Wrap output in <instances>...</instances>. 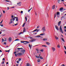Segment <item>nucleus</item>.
<instances>
[{
  "label": "nucleus",
  "mask_w": 66,
  "mask_h": 66,
  "mask_svg": "<svg viewBox=\"0 0 66 66\" xmlns=\"http://www.w3.org/2000/svg\"><path fill=\"white\" fill-rule=\"evenodd\" d=\"M59 29L60 31V32H61L62 33H63V34L64 33H63V30H62V25L60 26Z\"/></svg>",
  "instance_id": "f257e3e1"
},
{
  "label": "nucleus",
  "mask_w": 66,
  "mask_h": 66,
  "mask_svg": "<svg viewBox=\"0 0 66 66\" xmlns=\"http://www.w3.org/2000/svg\"><path fill=\"white\" fill-rule=\"evenodd\" d=\"M60 12H57L56 15L57 17V18H59V17H60Z\"/></svg>",
  "instance_id": "f03ea898"
},
{
  "label": "nucleus",
  "mask_w": 66,
  "mask_h": 66,
  "mask_svg": "<svg viewBox=\"0 0 66 66\" xmlns=\"http://www.w3.org/2000/svg\"><path fill=\"white\" fill-rule=\"evenodd\" d=\"M42 30H43V32H45V31H46V29H45V27H43L42 28Z\"/></svg>",
  "instance_id": "7ed1b4c3"
},
{
  "label": "nucleus",
  "mask_w": 66,
  "mask_h": 66,
  "mask_svg": "<svg viewBox=\"0 0 66 66\" xmlns=\"http://www.w3.org/2000/svg\"><path fill=\"white\" fill-rule=\"evenodd\" d=\"M50 7H47L46 9V11L47 12H48L49 10H50Z\"/></svg>",
  "instance_id": "20e7f679"
},
{
  "label": "nucleus",
  "mask_w": 66,
  "mask_h": 66,
  "mask_svg": "<svg viewBox=\"0 0 66 66\" xmlns=\"http://www.w3.org/2000/svg\"><path fill=\"white\" fill-rule=\"evenodd\" d=\"M24 42H25V43H29V42H28L26 41H21V43H24Z\"/></svg>",
  "instance_id": "39448f33"
},
{
  "label": "nucleus",
  "mask_w": 66,
  "mask_h": 66,
  "mask_svg": "<svg viewBox=\"0 0 66 66\" xmlns=\"http://www.w3.org/2000/svg\"><path fill=\"white\" fill-rule=\"evenodd\" d=\"M55 27L57 31H59V27H58L56 25H55Z\"/></svg>",
  "instance_id": "423d86ee"
},
{
  "label": "nucleus",
  "mask_w": 66,
  "mask_h": 66,
  "mask_svg": "<svg viewBox=\"0 0 66 66\" xmlns=\"http://www.w3.org/2000/svg\"><path fill=\"white\" fill-rule=\"evenodd\" d=\"M25 52V50H21V53H22V54H24V53Z\"/></svg>",
  "instance_id": "0eeeda50"
},
{
  "label": "nucleus",
  "mask_w": 66,
  "mask_h": 66,
  "mask_svg": "<svg viewBox=\"0 0 66 66\" xmlns=\"http://www.w3.org/2000/svg\"><path fill=\"white\" fill-rule=\"evenodd\" d=\"M17 55L18 56H21V55H22V53H19L17 54Z\"/></svg>",
  "instance_id": "6e6552de"
},
{
  "label": "nucleus",
  "mask_w": 66,
  "mask_h": 66,
  "mask_svg": "<svg viewBox=\"0 0 66 66\" xmlns=\"http://www.w3.org/2000/svg\"><path fill=\"white\" fill-rule=\"evenodd\" d=\"M52 50H53V52H54V51L55 50V48H54V47H52Z\"/></svg>",
  "instance_id": "1a4fd4ad"
},
{
  "label": "nucleus",
  "mask_w": 66,
  "mask_h": 66,
  "mask_svg": "<svg viewBox=\"0 0 66 66\" xmlns=\"http://www.w3.org/2000/svg\"><path fill=\"white\" fill-rule=\"evenodd\" d=\"M61 21H60L58 23V26H60L61 25Z\"/></svg>",
  "instance_id": "9d476101"
},
{
  "label": "nucleus",
  "mask_w": 66,
  "mask_h": 66,
  "mask_svg": "<svg viewBox=\"0 0 66 66\" xmlns=\"http://www.w3.org/2000/svg\"><path fill=\"white\" fill-rule=\"evenodd\" d=\"M5 1H6L7 2H9V4L7 3V4H9V5H10V4H11V2H10V1H7V0H5ZM10 3L11 4H10Z\"/></svg>",
  "instance_id": "9b49d317"
},
{
  "label": "nucleus",
  "mask_w": 66,
  "mask_h": 66,
  "mask_svg": "<svg viewBox=\"0 0 66 66\" xmlns=\"http://www.w3.org/2000/svg\"><path fill=\"white\" fill-rule=\"evenodd\" d=\"M55 38L56 40L59 39V37H57V36H55Z\"/></svg>",
  "instance_id": "f8f14e48"
},
{
  "label": "nucleus",
  "mask_w": 66,
  "mask_h": 66,
  "mask_svg": "<svg viewBox=\"0 0 66 66\" xmlns=\"http://www.w3.org/2000/svg\"><path fill=\"white\" fill-rule=\"evenodd\" d=\"M11 39H12V38H11V37H9V42H11Z\"/></svg>",
  "instance_id": "ddd939ff"
},
{
  "label": "nucleus",
  "mask_w": 66,
  "mask_h": 66,
  "mask_svg": "<svg viewBox=\"0 0 66 66\" xmlns=\"http://www.w3.org/2000/svg\"><path fill=\"white\" fill-rule=\"evenodd\" d=\"M63 10V7L61 8L60 9V11H61V12H62V10Z\"/></svg>",
  "instance_id": "4468645a"
},
{
  "label": "nucleus",
  "mask_w": 66,
  "mask_h": 66,
  "mask_svg": "<svg viewBox=\"0 0 66 66\" xmlns=\"http://www.w3.org/2000/svg\"><path fill=\"white\" fill-rule=\"evenodd\" d=\"M46 44H47V45H50V43L48 42H46Z\"/></svg>",
  "instance_id": "2eb2a0df"
},
{
  "label": "nucleus",
  "mask_w": 66,
  "mask_h": 66,
  "mask_svg": "<svg viewBox=\"0 0 66 66\" xmlns=\"http://www.w3.org/2000/svg\"><path fill=\"white\" fill-rule=\"evenodd\" d=\"M61 40L63 41V42H65V40L64 39V38H61Z\"/></svg>",
  "instance_id": "dca6fc26"
},
{
  "label": "nucleus",
  "mask_w": 66,
  "mask_h": 66,
  "mask_svg": "<svg viewBox=\"0 0 66 66\" xmlns=\"http://www.w3.org/2000/svg\"><path fill=\"white\" fill-rule=\"evenodd\" d=\"M55 9V5H54L52 6V9Z\"/></svg>",
  "instance_id": "f3484780"
},
{
  "label": "nucleus",
  "mask_w": 66,
  "mask_h": 66,
  "mask_svg": "<svg viewBox=\"0 0 66 66\" xmlns=\"http://www.w3.org/2000/svg\"><path fill=\"white\" fill-rule=\"evenodd\" d=\"M35 37H40V36L38 35V36H35Z\"/></svg>",
  "instance_id": "a211bd4d"
},
{
  "label": "nucleus",
  "mask_w": 66,
  "mask_h": 66,
  "mask_svg": "<svg viewBox=\"0 0 66 66\" xmlns=\"http://www.w3.org/2000/svg\"><path fill=\"white\" fill-rule=\"evenodd\" d=\"M36 40V39H32V42H34Z\"/></svg>",
  "instance_id": "6ab92c4d"
},
{
  "label": "nucleus",
  "mask_w": 66,
  "mask_h": 66,
  "mask_svg": "<svg viewBox=\"0 0 66 66\" xmlns=\"http://www.w3.org/2000/svg\"><path fill=\"white\" fill-rule=\"evenodd\" d=\"M45 35V34L43 33V34H40V35H42V36H43V35Z\"/></svg>",
  "instance_id": "aec40b11"
},
{
  "label": "nucleus",
  "mask_w": 66,
  "mask_h": 66,
  "mask_svg": "<svg viewBox=\"0 0 66 66\" xmlns=\"http://www.w3.org/2000/svg\"><path fill=\"white\" fill-rule=\"evenodd\" d=\"M23 32H26V29L24 28L23 30Z\"/></svg>",
  "instance_id": "412c9836"
},
{
  "label": "nucleus",
  "mask_w": 66,
  "mask_h": 66,
  "mask_svg": "<svg viewBox=\"0 0 66 66\" xmlns=\"http://www.w3.org/2000/svg\"><path fill=\"white\" fill-rule=\"evenodd\" d=\"M35 57H36V58H37V59H39V56H36Z\"/></svg>",
  "instance_id": "4be33fe9"
},
{
  "label": "nucleus",
  "mask_w": 66,
  "mask_h": 66,
  "mask_svg": "<svg viewBox=\"0 0 66 66\" xmlns=\"http://www.w3.org/2000/svg\"><path fill=\"white\" fill-rule=\"evenodd\" d=\"M32 9V7L31 9H30L28 10V12H30V10H31Z\"/></svg>",
  "instance_id": "5701e85b"
},
{
  "label": "nucleus",
  "mask_w": 66,
  "mask_h": 66,
  "mask_svg": "<svg viewBox=\"0 0 66 66\" xmlns=\"http://www.w3.org/2000/svg\"><path fill=\"white\" fill-rule=\"evenodd\" d=\"M37 61L38 62H39L40 61V59H39L37 60Z\"/></svg>",
  "instance_id": "b1692460"
},
{
  "label": "nucleus",
  "mask_w": 66,
  "mask_h": 66,
  "mask_svg": "<svg viewBox=\"0 0 66 66\" xmlns=\"http://www.w3.org/2000/svg\"><path fill=\"white\" fill-rule=\"evenodd\" d=\"M42 47H47L45 45H42Z\"/></svg>",
  "instance_id": "393cba45"
},
{
  "label": "nucleus",
  "mask_w": 66,
  "mask_h": 66,
  "mask_svg": "<svg viewBox=\"0 0 66 66\" xmlns=\"http://www.w3.org/2000/svg\"><path fill=\"white\" fill-rule=\"evenodd\" d=\"M23 49L22 48H18L17 49L18 50H20V49Z\"/></svg>",
  "instance_id": "a878e982"
},
{
  "label": "nucleus",
  "mask_w": 66,
  "mask_h": 66,
  "mask_svg": "<svg viewBox=\"0 0 66 66\" xmlns=\"http://www.w3.org/2000/svg\"><path fill=\"white\" fill-rule=\"evenodd\" d=\"M40 59H41V60H43V57H42V56H40Z\"/></svg>",
  "instance_id": "bb28decb"
},
{
  "label": "nucleus",
  "mask_w": 66,
  "mask_h": 66,
  "mask_svg": "<svg viewBox=\"0 0 66 66\" xmlns=\"http://www.w3.org/2000/svg\"><path fill=\"white\" fill-rule=\"evenodd\" d=\"M25 18L26 20V22H27V17H25Z\"/></svg>",
  "instance_id": "cd10ccee"
},
{
  "label": "nucleus",
  "mask_w": 66,
  "mask_h": 66,
  "mask_svg": "<svg viewBox=\"0 0 66 66\" xmlns=\"http://www.w3.org/2000/svg\"><path fill=\"white\" fill-rule=\"evenodd\" d=\"M27 66H30V64H29V63H27Z\"/></svg>",
  "instance_id": "c85d7f7f"
},
{
  "label": "nucleus",
  "mask_w": 66,
  "mask_h": 66,
  "mask_svg": "<svg viewBox=\"0 0 66 66\" xmlns=\"http://www.w3.org/2000/svg\"><path fill=\"white\" fill-rule=\"evenodd\" d=\"M5 62V61H3L2 62H1V64H3H3L4 63V62Z\"/></svg>",
  "instance_id": "c756f323"
},
{
  "label": "nucleus",
  "mask_w": 66,
  "mask_h": 66,
  "mask_svg": "<svg viewBox=\"0 0 66 66\" xmlns=\"http://www.w3.org/2000/svg\"><path fill=\"white\" fill-rule=\"evenodd\" d=\"M57 48H60V45H59V44H58L57 46Z\"/></svg>",
  "instance_id": "7c9ffc66"
},
{
  "label": "nucleus",
  "mask_w": 66,
  "mask_h": 66,
  "mask_svg": "<svg viewBox=\"0 0 66 66\" xmlns=\"http://www.w3.org/2000/svg\"><path fill=\"white\" fill-rule=\"evenodd\" d=\"M16 21H18V18L17 17V18L16 19Z\"/></svg>",
  "instance_id": "2f4dec72"
},
{
  "label": "nucleus",
  "mask_w": 66,
  "mask_h": 66,
  "mask_svg": "<svg viewBox=\"0 0 66 66\" xmlns=\"http://www.w3.org/2000/svg\"><path fill=\"white\" fill-rule=\"evenodd\" d=\"M29 47L31 49V46L30 44H29Z\"/></svg>",
  "instance_id": "473e14b6"
},
{
  "label": "nucleus",
  "mask_w": 66,
  "mask_h": 66,
  "mask_svg": "<svg viewBox=\"0 0 66 66\" xmlns=\"http://www.w3.org/2000/svg\"><path fill=\"white\" fill-rule=\"evenodd\" d=\"M60 0H57V2H58V3H60Z\"/></svg>",
  "instance_id": "72a5a7b5"
},
{
  "label": "nucleus",
  "mask_w": 66,
  "mask_h": 66,
  "mask_svg": "<svg viewBox=\"0 0 66 66\" xmlns=\"http://www.w3.org/2000/svg\"><path fill=\"white\" fill-rule=\"evenodd\" d=\"M5 41V40H4L3 39H2V42H4Z\"/></svg>",
  "instance_id": "f704fd0d"
},
{
  "label": "nucleus",
  "mask_w": 66,
  "mask_h": 66,
  "mask_svg": "<svg viewBox=\"0 0 66 66\" xmlns=\"http://www.w3.org/2000/svg\"><path fill=\"white\" fill-rule=\"evenodd\" d=\"M24 25H25V23H24L23 24L22 26V27H23L24 26Z\"/></svg>",
  "instance_id": "c9c22d12"
},
{
  "label": "nucleus",
  "mask_w": 66,
  "mask_h": 66,
  "mask_svg": "<svg viewBox=\"0 0 66 66\" xmlns=\"http://www.w3.org/2000/svg\"><path fill=\"white\" fill-rule=\"evenodd\" d=\"M10 24H11V23H13V21H10V22H9Z\"/></svg>",
  "instance_id": "e433bc0d"
},
{
  "label": "nucleus",
  "mask_w": 66,
  "mask_h": 66,
  "mask_svg": "<svg viewBox=\"0 0 66 66\" xmlns=\"http://www.w3.org/2000/svg\"><path fill=\"white\" fill-rule=\"evenodd\" d=\"M10 50H9L8 51H5L6 52H10Z\"/></svg>",
  "instance_id": "4c0bfd02"
},
{
  "label": "nucleus",
  "mask_w": 66,
  "mask_h": 66,
  "mask_svg": "<svg viewBox=\"0 0 66 66\" xmlns=\"http://www.w3.org/2000/svg\"><path fill=\"white\" fill-rule=\"evenodd\" d=\"M44 50L43 49H41L40 50V51H41V52H43Z\"/></svg>",
  "instance_id": "58836bf2"
},
{
  "label": "nucleus",
  "mask_w": 66,
  "mask_h": 66,
  "mask_svg": "<svg viewBox=\"0 0 66 66\" xmlns=\"http://www.w3.org/2000/svg\"><path fill=\"white\" fill-rule=\"evenodd\" d=\"M5 30H1V31H3V32L5 31Z\"/></svg>",
  "instance_id": "ea45409f"
},
{
  "label": "nucleus",
  "mask_w": 66,
  "mask_h": 66,
  "mask_svg": "<svg viewBox=\"0 0 66 66\" xmlns=\"http://www.w3.org/2000/svg\"><path fill=\"white\" fill-rule=\"evenodd\" d=\"M16 40H19V39H16L15 40V41H16Z\"/></svg>",
  "instance_id": "a19ab883"
},
{
  "label": "nucleus",
  "mask_w": 66,
  "mask_h": 66,
  "mask_svg": "<svg viewBox=\"0 0 66 66\" xmlns=\"http://www.w3.org/2000/svg\"><path fill=\"white\" fill-rule=\"evenodd\" d=\"M47 40V39L46 38L44 39H43V40Z\"/></svg>",
  "instance_id": "79ce46f5"
},
{
  "label": "nucleus",
  "mask_w": 66,
  "mask_h": 66,
  "mask_svg": "<svg viewBox=\"0 0 66 66\" xmlns=\"http://www.w3.org/2000/svg\"><path fill=\"white\" fill-rule=\"evenodd\" d=\"M37 29H36L34 31V32H35V31H37Z\"/></svg>",
  "instance_id": "37998d69"
},
{
  "label": "nucleus",
  "mask_w": 66,
  "mask_h": 66,
  "mask_svg": "<svg viewBox=\"0 0 66 66\" xmlns=\"http://www.w3.org/2000/svg\"><path fill=\"white\" fill-rule=\"evenodd\" d=\"M20 3H21L20 2L17 3V4L18 5L19 4H20Z\"/></svg>",
  "instance_id": "c03bdc74"
},
{
  "label": "nucleus",
  "mask_w": 66,
  "mask_h": 66,
  "mask_svg": "<svg viewBox=\"0 0 66 66\" xmlns=\"http://www.w3.org/2000/svg\"><path fill=\"white\" fill-rule=\"evenodd\" d=\"M15 18H12V20H15Z\"/></svg>",
  "instance_id": "a18cd8bd"
},
{
  "label": "nucleus",
  "mask_w": 66,
  "mask_h": 66,
  "mask_svg": "<svg viewBox=\"0 0 66 66\" xmlns=\"http://www.w3.org/2000/svg\"><path fill=\"white\" fill-rule=\"evenodd\" d=\"M29 42H31V43H32V42H33L32 40H30Z\"/></svg>",
  "instance_id": "49530a36"
},
{
  "label": "nucleus",
  "mask_w": 66,
  "mask_h": 66,
  "mask_svg": "<svg viewBox=\"0 0 66 66\" xmlns=\"http://www.w3.org/2000/svg\"><path fill=\"white\" fill-rule=\"evenodd\" d=\"M21 59H19V60H18V61H21Z\"/></svg>",
  "instance_id": "de8ad7c7"
},
{
  "label": "nucleus",
  "mask_w": 66,
  "mask_h": 66,
  "mask_svg": "<svg viewBox=\"0 0 66 66\" xmlns=\"http://www.w3.org/2000/svg\"><path fill=\"white\" fill-rule=\"evenodd\" d=\"M4 44L5 45H6V42H4Z\"/></svg>",
  "instance_id": "09e8293b"
},
{
  "label": "nucleus",
  "mask_w": 66,
  "mask_h": 66,
  "mask_svg": "<svg viewBox=\"0 0 66 66\" xmlns=\"http://www.w3.org/2000/svg\"><path fill=\"white\" fill-rule=\"evenodd\" d=\"M22 34V32H20V33L19 34V35H20V34Z\"/></svg>",
  "instance_id": "8fccbe9b"
},
{
  "label": "nucleus",
  "mask_w": 66,
  "mask_h": 66,
  "mask_svg": "<svg viewBox=\"0 0 66 66\" xmlns=\"http://www.w3.org/2000/svg\"><path fill=\"white\" fill-rule=\"evenodd\" d=\"M21 14H22V13H23V11H21Z\"/></svg>",
  "instance_id": "3c124183"
},
{
  "label": "nucleus",
  "mask_w": 66,
  "mask_h": 66,
  "mask_svg": "<svg viewBox=\"0 0 66 66\" xmlns=\"http://www.w3.org/2000/svg\"><path fill=\"white\" fill-rule=\"evenodd\" d=\"M14 15H12L11 16V17H12V18H13V17H14Z\"/></svg>",
  "instance_id": "603ef678"
},
{
  "label": "nucleus",
  "mask_w": 66,
  "mask_h": 66,
  "mask_svg": "<svg viewBox=\"0 0 66 66\" xmlns=\"http://www.w3.org/2000/svg\"><path fill=\"white\" fill-rule=\"evenodd\" d=\"M2 60H3V61H5V58H3V59Z\"/></svg>",
  "instance_id": "864d4df0"
},
{
  "label": "nucleus",
  "mask_w": 66,
  "mask_h": 66,
  "mask_svg": "<svg viewBox=\"0 0 66 66\" xmlns=\"http://www.w3.org/2000/svg\"><path fill=\"white\" fill-rule=\"evenodd\" d=\"M3 13L4 14V13H5V11L3 10Z\"/></svg>",
  "instance_id": "5fc2aeb1"
},
{
  "label": "nucleus",
  "mask_w": 66,
  "mask_h": 66,
  "mask_svg": "<svg viewBox=\"0 0 66 66\" xmlns=\"http://www.w3.org/2000/svg\"><path fill=\"white\" fill-rule=\"evenodd\" d=\"M16 52H14V54H16Z\"/></svg>",
  "instance_id": "6e6d98bb"
},
{
  "label": "nucleus",
  "mask_w": 66,
  "mask_h": 66,
  "mask_svg": "<svg viewBox=\"0 0 66 66\" xmlns=\"http://www.w3.org/2000/svg\"><path fill=\"white\" fill-rule=\"evenodd\" d=\"M17 23H16V24H14V25L15 26H17Z\"/></svg>",
  "instance_id": "4d7b16f0"
},
{
  "label": "nucleus",
  "mask_w": 66,
  "mask_h": 66,
  "mask_svg": "<svg viewBox=\"0 0 66 66\" xmlns=\"http://www.w3.org/2000/svg\"><path fill=\"white\" fill-rule=\"evenodd\" d=\"M56 17V15H55L54 16V18H55Z\"/></svg>",
  "instance_id": "13d9d810"
},
{
  "label": "nucleus",
  "mask_w": 66,
  "mask_h": 66,
  "mask_svg": "<svg viewBox=\"0 0 66 66\" xmlns=\"http://www.w3.org/2000/svg\"><path fill=\"white\" fill-rule=\"evenodd\" d=\"M15 56H17V54H15Z\"/></svg>",
  "instance_id": "bf43d9fd"
},
{
  "label": "nucleus",
  "mask_w": 66,
  "mask_h": 66,
  "mask_svg": "<svg viewBox=\"0 0 66 66\" xmlns=\"http://www.w3.org/2000/svg\"><path fill=\"white\" fill-rule=\"evenodd\" d=\"M16 62L17 63H19V61H16Z\"/></svg>",
  "instance_id": "052dcab7"
},
{
  "label": "nucleus",
  "mask_w": 66,
  "mask_h": 66,
  "mask_svg": "<svg viewBox=\"0 0 66 66\" xmlns=\"http://www.w3.org/2000/svg\"><path fill=\"white\" fill-rule=\"evenodd\" d=\"M39 28V26H38L37 27V28Z\"/></svg>",
  "instance_id": "680f3d73"
},
{
  "label": "nucleus",
  "mask_w": 66,
  "mask_h": 66,
  "mask_svg": "<svg viewBox=\"0 0 66 66\" xmlns=\"http://www.w3.org/2000/svg\"><path fill=\"white\" fill-rule=\"evenodd\" d=\"M61 66H65V65H64V64H63L61 65Z\"/></svg>",
  "instance_id": "e2e57ef3"
},
{
  "label": "nucleus",
  "mask_w": 66,
  "mask_h": 66,
  "mask_svg": "<svg viewBox=\"0 0 66 66\" xmlns=\"http://www.w3.org/2000/svg\"><path fill=\"white\" fill-rule=\"evenodd\" d=\"M64 29H66V26H65L64 27Z\"/></svg>",
  "instance_id": "0e129e2a"
},
{
  "label": "nucleus",
  "mask_w": 66,
  "mask_h": 66,
  "mask_svg": "<svg viewBox=\"0 0 66 66\" xmlns=\"http://www.w3.org/2000/svg\"><path fill=\"white\" fill-rule=\"evenodd\" d=\"M39 29H38V30H37V32H38V31H39Z\"/></svg>",
  "instance_id": "69168bd1"
},
{
  "label": "nucleus",
  "mask_w": 66,
  "mask_h": 66,
  "mask_svg": "<svg viewBox=\"0 0 66 66\" xmlns=\"http://www.w3.org/2000/svg\"><path fill=\"white\" fill-rule=\"evenodd\" d=\"M64 30L65 31V32H66V29H65Z\"/></svg>",
  "instance_id": "338daca9"
},
{
  "label": "nucleus",
  "mask_w": 66,
  "mask_h": 66,
  "mask_svg": "<svg viewBox=\"0 0 66 66\" xmlns=\"http://www.w3.org/2000/svg\"><path fill=\"white\" fill-rule=\"evenodd\" d=\"M64 52L65 53V54H66V51H64Z\"/></svg>",
  "instance_id": "774afa93"
}]
</instances>
